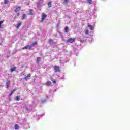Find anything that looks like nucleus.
I'll list each match as a JSON object with an SVG mask.
<instances>
[{"instance_id": "obj_14", "label": "nucleus", "mask_w": 130, "mask_h": 130, "mask_svg": "<svg viewBox=\"0 0 130 130\" xmlns=\"http://www.w3.org/2000/svg\"><path fill=\"white\" fill-rule=\"evenodd\" d=\"M41 58L40 57H38L37 58V63H39V61H40V60H41Z\"/></svg>"}, {"instance_id": "obj_8", "label": "nucleus", "mask_w": 130, "mask_h": 130, "mask_svg": "<svg viewBox=\"0 0 130 130\" xmlns=\"http://www.w3.org/2000/svg\"><path fill=\"white\" fill-rule=\"evenodd\" d=\"M88 28H89V29L90 30H93V29H94V28H93V26H92V25H91L90 24L88 25Z\"/></svg>"}, {"instance_id": "obj_22", "label": "nucleus", "mask_w": 130, "mask_h": 130, "mask_svg": "<svg viewBox=\"0 0 130 130\" xmlns=\"http://www.w3.org/2000/svg\"><path fill=\"white\" fill-rule=\"evenodd\" d=\"M9 3V0H4V4L5 5H7Z\"/></svg>"}, {"instance_id": "obj_1", "label": "nucleus", "mask_w": 130, "mask_h": 130, "mask_svg": "<svg viewBox=\"0 0 130 130\" xmlns=\"http://www.w3.org/2000/svg\"><path fill=\"white\" fill-rule=\"evenodd\" d=\"M67 41V42H69V43H73L76 41V38H69Z\"/></svg>"}, {"instance_id": "obj_15", "label": "nucleus", "mask_w": 130, "mask_h": 130, "mask_svg": "<svg viewBox=\"0 0 130 130\" xmlns=\"http://www.w3.org/2000/svg\"><path fill=\"white\" fill-rule=\"evenodd\" d=\"M15 129H19V125L16 124L15 125Z\"/></svg>"}, {"instance_id": "obj_13", "label": "nucleus", "mask_w": 130, "mask_h": 130, "mask_svg": "<svg viewBox=\"0 0 130 130\" xmlns=\"http://www.w3.org/2000/svg\"><path fill=\"white\" fill-rule=\"evenodd\" d=\"M16 67L11 68V72H15V71H16Z\"/></svg>"}, {"instance_id": "obj_20", "label": "nucleus", "mask_w": 130, "mask_h": 130, "mask_svg": "<svg viewBox=\"0 0 130 130\" xmlns=\"http://www.w3.org/2000/svg\"><path fill=\"white\" fill-rule=\"evenodd\" d=\"M20 27H21V23H18L17 24L16 28H17V29H19V28H20Z\"/></svg>"}, {"instance_id": "obj_7", "label": "nucleus", "mask_w": 130, "mask_h": 130, "mask_svg": "<svg viewBox=\"0 0 130 130\" xmlns=\"http://www.w3.org/2000/svg\"><path fill=\"white\" fill-rule=\"evenodd\" d=\"M50 85H51V81H48L46 84V85L48 86H50Z\"/></svg>"}, {"instance_id": "obj_12", "label": "nucleus", "mask_w": 130, "mask_h": 130, "mask_svg": "<svg viewBox=\"0 0 130 130\" xmlns=\"http://www.w3.org/2000/svg\"><path fill=\"white\" fill-rule=\"evenodd\" d=\"M25 19H26V14H23L22 16V20H25Z\"/></svg>"}, {"instance_id": "obj_9", "label": "nucleus", "mask_w": 130, "mask_h": 130, "mask_svg": "<svg viewBox=\"0 0 130 130\" xmlns=\"http://www.w3.org/2000/svg\"><path fill=\"white\" fill-rule=\"evenodd\" d=\"M35 45H37V42H35L30 46H31V48H32V47H33V46H35Z\"/></svg>"}, {"instance_id": "obj_25", "label": "nucleus", "mask_w": 130, "mask_h": 130, "mask_svg": "<svg viewBox=\"0 0 130 130\" xmlns=\"http://www.w3.org/2000/svg\"><path fill=\"white\" fill-rule=\"evenodd\" d=\"M25 110H26V111H29L30 110V109L28 107H25Z\"/></svg>"}, {"instance_id": "obj_4", "label": "nucleus", "mask_w": 130, "mask_h": 130, "mask_svg": "<svg viewBox=\"0 0 130 130\" xmlns=\"http://www.w3.org/2000/svg\"><path fill=\"white\" fill-rule=\"evenodd\" d=\"M20 10H21V6L17 7L15 10V13H18Z\"/></svg>"}, {"instance_id": "obj_17", "label": "nucleus", "mask_w": 130, "mask_h": 130, "mask_svg": "<svg viewBox=\"0 0 130 130\" xmlns=\"http://www.w3.org/2000/svg\"><path fill=\"white\" fill-rule=\"evenodd\" d=\"M29 15H33V10L30 9V10H29Z\"/></svg>"}, {"instance_id": "obj_19", "label": "nucleus", "mask_w": 130, "mask_h": 130, "mask_svg": "<svg viewBox=\"0 0 130 130\" xmlns=\"http://www.w3.org/2000/svg\"><path fill=\"white\" fill-rule=\"evenodd\" d=\"M87 1V2L88 3V4H93V1L92 0H86Z\"/></svg>"}, {"instance_id": "obj_3", "label": "nucleus", "mask_w": 130, "mask_h": 130, "mask_svg": "<svg viewBox=\"0 0 130 130\" xmlns=\"http://www.w3.org/2000/svg\"><path fill=\"white\" fill-rule=\"evenodd\" d=\"M47 17V15L45 14V13H43L42 15V20L41 22H43L44 20H45V18Z\"/></svg>"}, {"instance_id": "obj_31", "label": "nucleus", "mask_w": 130, "mask_h": 130, "mask_svg": "<svg viewBox=\"0 0 130 130\" xmlns=\"http://www.w3.org/2000/svg\"><path fill=\"white\" fill-rule=\"evenodd\" d=\"M1 28H3V26L1 24H0V29Z\"/></svg>"}, {"instance_id": "obj_24", "label": "nucleus", "mask_w": 130, "mask_h": 130, "mask_svg": "<svg viewBox=\"0 0 130 130\" xmlns=\"http://www.w3.org/2000/svg\"><path fill=\"white\" fill-rule=\"evenodd\" d=\"M16 100H17V101H19V100H20V97L19 96H16Z\"/></svg>"}, {"instance_id": "obj_2", "label": "nucleus", "mask_w": 130, "mask_h": 130, "mask_svg": "<svg viewBox=\"0 0 130 130\" xmlns=\"http://www.w3.org/2000/svg\"><path fill=\"white\" fill-rule=\"evenodd\" d=\"M54 70L56 72H60V68H59V67L56 65L54 66Z\"/></svg>"}, {"instance_id": "obj_21", "label": "nucleus", "mask_w": 130, "mask_h": 130, "mask_svg": "<svg viewBox=\"0 0 130 130\" xmlns=\"http://www.w3.org/2000/svg\"><path fill=\"white\" fill-rule=\"evenodd\" d=\"M69 3V0H63V4H68Z\"/></svg>"}, {"instance_id": "obj_18", "label": "nucleus", "mask_w": 130, "mask_h": 130, "mask_svg": "<svg viewBox=\"0 0 130 130\" xmlns=\"http://www.w3.org/2000/svg\"><path fill=\"white\" fill-rule=\"evenodd\" d=\"M15 91H16V90H13L11 91V92L10 93L9 96H12V94H14V92H15Z\"/></svg>"}, {"instance_id": "obj_6", "label": "nucleus", "mask_w": 130, "mask_h": 130, "mask_svg": "<svg viewBox=\"0 0 130 130\" xmlns=\"http://www.w3.org/2000/svg\"><path fill=\"white\" fill-rule=\"evenodd\" d=\"M51 3H52V1H51L49 2V3H48V8H51V6H52Z\"/></svg>"}, {"instance_id": "obj_16", "label": "nucleus", "mask_w": 130, "mask_h": 130, "mask_svg": "<svg viewBox=\"0 0 130 130\" xmlns=\"http://www.w3.org/2000/svg\"><path fill=\"white\" fill-rule=\"evenodd\" d=\"M9 86H10V81H8L6 83L7 88H9Z\"/></svg>"}, {"instance_id": "obj_29", "label": "nucleus", "mask_w": 130, "mask_h": 130, "mask_svg": "<svg viewBox=\"0 0 130 130\" xmlns=\"http://www.w3.org/2000/svg\"><path fill=\"white\" fill-rule=\"evenodd\" d=\"M53 84H56V81L54 80L53 81Z\"/></svg>"}, {"instance_id": "obj_27", "label": "nucleus", "mask_w": 130, "mask_h": 130, "mask_svg": "<svg viewBox=\"0 0 130 130\" xmlns=\"http://www.w3.org/2000/svg\"><path fill=\"white\" fill-rule=\"evenodd\" d=\"M85 34H86V35L89 34V31H88V30H86L85 31Z\"/></svg>"}, {"instance_id": "obj_23", "label": "nucleus", "mask_w": 130, "mask_h": 130, "mask_svg": "<svg viewBox=\"0 0 130 130\" xmlns=\"http://www.w3.org/2000/svg\"><path fill=\"white\" fill-rule=\"evenodd\" d=\"M52 42H53V40L52 39H50L49 40V43H52Z\"/></svg>"}, {"instance_id": "obj_5", "label": "nucleus", "mask_w": 130, "mask_h": 130, "mask_svg": "<svg viewBox=\"0 0 130 130\" xmlns=\"http://www.w3.org/2000/svg\"><path fill=\"white\" fill-rule=\"evenodd\" d=\"M27 48H28V49H31V46H30V45H27L23 48H22V49H27Z\"/></svg>"}, {"instance_id": "obj_10", "label": "nucleus", "mask_w": 130, "mask_h": 130, "mask_svg": "<svg viewBox=\"0 0 130 130\" xmlns=\"http://www.w3.org/2000/svg\"><path fill=\"white\" fill-rule=\"evenodd\" d=\"M64 31L66 33H69V27H66L64 28Z\"/></svg>"}, {"instance_id": "obj_26", "label": "nucleus", "mask_w": 130, "mask_h": 130, "mask_svg": "<svg viewBox=\"0 0 130 130\" xmlns=\"http://www.w3.org/2000/svg\"><path fill=\"white\" fill-rule=\"evenodd\" d=\"M80 41L81 43H84V42H85L84 40H80Z\"/></svg>"}, {"instance_id": "obj_28", "label": "nucleus", "mask_w": 130, "mask_h": 130, "mask_svg": "<svg viewBox=\"0 0 130 130\" xmlns=\"http://www.w3.org/2000/svg\"><path fill=\"white\" fill-rule=\"evenodd\" d=\"M4 23V21H0V25H2Z\"/></svg>"}, {"instance_id": "obj_11", "label": "nucleus", "mask_w": 130, "mask_h": 130, "mask_svg": "<svg viewBox=\"0 0 130 130\" xmlns=\"http://www.w3.org/2000/svg\"><path fill=\"white\" fill-rule=\"evenodd\" d=\"M29 77H31L30 74H28L26 77H24L25 80H26L27 81V78H29Z\"/></svg>"}, {"instance_id": "obj_30", "label": "nucleus", "mask_w": 130, "mask_h": 130, "mask_svg": "<svg viewBox=\"0 0 130 130\" xmlns=\"http://www.w3.org/2000/svg\"><path fill=\"white\" fill-rule=\"evenodd\" d=\"M17 16H20V13H17Z\"/></svg>"}]
</instances>
